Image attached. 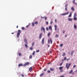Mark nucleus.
<instances>
[{
    "label": "nucleus",
    "instance_id": "38",
    "mask_svg": "<svg viewBox=\"0 0 77 77\" xmlns=\"http://www.w3.org/2000/svg\"><path fill=\"white\" fill-rule=\"evenodd\" d=\"M63 56H65V53H64L62 54Z\"/></svg>",
    "mask_w": 77,
    "mask_h": 77
},
{
    "label": "nucleus",
    "instance_id": "42",
    "mask_svg": "<svg viewBox=\"0 0 77 77\" xmlns=\"http://www.w3.org/2000/svg\"><path fill=\"white\" fill-rule=\"evenodd\" d=\"M46 30H47L48 31V27H46Z\"/></svg>",
    "mask_w": 77,
    "mask_h": 77
},
{
    "label": "nucleus",
    "instance_id": "24",
    "mask_svg": "<svg viewBox=\"0 0 77 77\" xmlns=\"http://www.w3.org/2000/svg\"><path fill=\"white\" fill-rule=\"evenodd\" d=\"M25 47H26V48H28V46H27V45L26 44H25Z\"/></svg>",
    "mask_w": 77,
    "mask_h": 77
},
{
    "label": "nucleus",
    "instance_id": "2",
    "mask_svg": "<svg viewBox=\"0 0 77 77\" xmlns=\"http://www.w3.org/2000/svg\"><path fill=\"white\" fill-rule=\"evenodd\" d=\"M71 65V63H69L68 64V63H66V66L67 69H69V66Z\"/></svg>",
    "mask_w": 77,
    "mask_h": 77
},
{
    "label": "nucleus",
    "instance_id": "21",
    "mask_svg": "<svg viewBox=\"0 0 77 77\" xmlns=\"http://www.w3.org/2000/svg\"><path fill=\"white\" fill-rule=\"evenodd\" d=\"M68 20L69 21H72V19H71L70 18H68Z\"/></svg>",
    "mask_w": 77,
    "mask_h": 77
},
{
    "label": "nucleus",
    "instance_id": "54",
    "mask_svg": "<svg viewBox=\"0 0 77 77\" xmlns=\"http://www.w3.org/2000/svg\"><path fill=\"white\" fill-rule=\"evenodd\" d=\"M21 75L22 77H24V75H23V74H22Z\"/></svg>",
    "mask_w": 77,
    "mask_h": 77
},
{
    "label": "nucleus",
    "instance_id": "14",
    "mask_svg": "<svg viewBox=\"0 0 77 77\" xmlns=\"http://www.w3.org/2000/svg\"><path fill=\"white\" fill-rule=\"evenodd\" d=\"M44 74V73H42L40 75V77H42V76H43Z\"/></svg>",
    "mask_w": 77,
    "mask_h": 77
},
{
    "label": "nucleus",
    "instance_id": "31",
    "mask_svg": "<svg viewBox=\"0 0 77 77\" xmlns=\"http://www.w3.org/2000/svg\"><path fill=\"white\" fill-rule=\"evenodd\" d=\"M50 33L49 32L48 34V36L49 37V36H50Z\"/></svg>",
    "mask_w": 77,
    "mask_h": 77
},
{
    "label": "nucleus",
    "instance_id": "11",
    "mask_svg": "<svg viewBox=\"0 0 77 77\" xmlns=\"http://www.w3.org/2000/svg\"><path fill=\"white\" fill-rule=\"evenodd\" d=\"M54 27H55V30H57V25H54Z\"/></svg>",
    "mask_w": 77,
    "mask_h": 77
},
{
    "label": "nucleus",
    "instance_id": "50",
    "mask_svg": "<svg viewBox=\"0 0 77 77\" xmlns=\"http://www.w3.org/2000/svg\"><path fill=\"white\" fill-rule=\"evenodd\" d=\"M55 23H57V20L56 19H55Z\"/></svg>",
    "mask_w": 77,
    "mask_h": 77
},
{
    "label": "nucleus",
    "instance_id": "32",
    "mask_svg": "<svg viewBox=\"0 0 77 77\" xmlns=\"http://www.w3.org/2000/svg\"><path fill=\"white\" fill-rule=\"evenodd\" d=\"M32 26H35V24H34V23L33 22L32 23Z\"/></svg>",
    "mask_w": 77,
    "mask_h": 77
},
{
    "label": "nucleus",
    "instance_id": "16",
    "mask_svg": "<svg viewBox=\"0 0 77 77\" xmlns=\"http://www.w3.org/2000/svg\"><path fill=\"white\" fill-rule=\"evenodd\" d=\"M24 41L26 44H27V39H24Z\"/></svg>",
    "mask_w": 77,
    "mask_h": 77
},
{
    "label": "nucleus",
    "instance_id": "15",
    "mask_svg": "<svg viewBox=\"0 0 77 77\" xmlns=\"http://www.w3.org/2000/svg\"><path fill=\"white\" fill-rule=\"evenodd\" d=\"M73 54H74V51H72L71 52V54H70L71 56L73 55Z\"/></svg>",
    "mask_w": 77,
    "mask_h": 77
},
{
    "label": "nucleus",
    "instance_id": "17",
    "mask_svg": "<svg viewBox=\"0 0 77 77\" xmlns=\"http://www.w3.org/2000/svg\"><path fill=\"white\" fill-rule=\"evenodd\" d=\"M75 0H73V3L75 5H77V3H75Z\"/></svg>",
    "mask_w": 77,
    "mask_h": 77
},
{
    "label": "nucleus",
    "instance_id": "22",
    "mask_svg": "<svg viewBox=\"0 0 77 77\" xmlns=\"http://www.w3.org/2000/svg\"><path fill=\"white\" fill-rule=\"evenodd\" d=\"M50 71H54V69H53V68H51L50 69Z\"/></svg>",
    "mask_w": 77,
    "mask_h": 77
},
{
    "label": "nucleus",
    "instance_id": "7",
    "mask_svg": "<svg viewBox=\"0 0 77 77\" xmlns=\"http://www.w3.org/2000/svg\"><path fill=\"white\" fill-rule=\"evenodd\" d=\"M32 71V67H31L29 68V71L31 72Z\"/></svg>",
    "mask_w": 77,
    "mask_h": 77
},
{
    "label": "nucleus",
    "instance_id": "30",
    "mask_svg": "<svg viewBox=\"0 0 77 77\" xmlns=\"http://www.w3.org/2000/svg\"><path fill=\"white\" fill-rule=\"evenodd\" d=\"M77 18L76 17H74V20H77Z\"/></svg>",
    "mask_w": 77,
    "mask_h": 77
},
{
    "label": "nucleus",
    "instance_id": "3",
    "mask_svg": "<svg viewBox=\"0 0 77 77\" xmlns=\"http://www.w3.org/2000/svg\"><path fill=\"white\" fill-rule=\"evenodd\" d=\"M51 42V44L52 43V39H51V38H50L49 39H48V43L49 44H50V42Z\"/></svg>",
    "mask_w": 77,
    "mask_h": 77
},
{
    "label": "nucleus",
    "instance_id": "4",
    "mask_svg": "<svg viewBox=\"0 0 77 77\" xmlns=\"http://www.w3.org/2000/svg\"><path fill=\"white\" fill-rule=\"evenodd\" d=\"M69 14V12H67L66 13H63L61 14V15H68Z\"/></svg>",
    "mask_w": 77,
    "mask_h": 77
},
{
    "label": "nucleus",
    "instance_id": "1",
    "mask_svg": "<svg viewBox=\"0 0 77 77\" xmlns=\"http://www.w3.org/2000/svg\"><path fill=\"white\" fill-rule=\"evenodd\" d=\"M18 32L17 33V38H19V37L20 36V34L21 33V30H18Z\"/></svg>",
    "mask_w": 77,
    "mask_h": 77
},
{
    "label": "nucleus",
    "instance_id": "41",
    "mask_svg": "<svg viewBox=\"0 0 77 77\" xmlns=\"http://www.w3.org/2000/svg\"><path fill=\"white\" fill-rule=\"evenodd\" d=\"M76 66L75 65H74L73 66V68H75V67Z\"/></svg>",
    "mask_w": 77,
    "mask_h": 77
},
{
    "label": "nucleus",
    "instance_id": "56",
    "mask_svg": "<svg viewBox=\"0 0 77 77\" xmlns=\"http://www.w3.org/2000/svg\"><path fill=\"white\" fill-rule=\"evenodd\" d=\"M63 33H65V31H63Z\"/></svg>",
    "mask_w": 77,
    "mask_h": 77
},
{
    "label": "nucleus",
    "instance_id": "59",
    "mask_svg": "<svg viewBox=\"0 0 77 77\" xmlns=\"http://www.w3.org/2000/svg\"><path fill=\"white\" fill-rule=\"evenodd\" d=\"M41 18H44V17H41Z\"/></svg>",
    "mask_w": 77,
    "mask_h": 77
},
{
    "label": "nucleus",
    "instance_id": "10",
    "mask_svg": "<svg viewBox=\"0 0 77 77\" xmlns=\"http://www.w3.org/2000/svg\"><path fill=\"white\" fill-rule=\"evenodd\" d=\"M41 36H42V33L40 34L39 35V38L40 39H41Z\"/></svg>",
    "mask_w": 77,
    "mask_h": 77
},
{
    "label": "nucleus",
    "instance_id": "39",
    "mask_svg": "<svg viewBox=\"0 0 77 77\" xmlns=\"http://www.w3.org/2000/svg\"><path fill=\"white\" fill-rule=\"evenodd\" d=\"M36 52L37 53H38V52H39V50H37L36 51Z\"/></svg>",
    "mask_w": 77,
    "mask_h": 77
},
{
    "label": "nucleus",
    "instance_id": "48",
    "mask_svg": "<svg viewBox=\"0 0 77 77\" xmlns=\"http://www.w3.org/2000/svg\"><path fill=\"white\" fill-rule=\"evenodd\" d=\"M69 59H70L69 58V59H67L66 60H67V61H68V60H69Z\"/></svg>",
    "mask_w": 77,
    "mask_h": 77
},
{
    "label": "nucleus",
    "instance_id": "60",
    "mask_svg": "<svg viewBox=\"0 0 77 77\" xmlns=\"http://www.w3.org/2000/svg\"><path fill=\"white\" fill-rule=\"evenodd\" d=\"M48 63V64H50V63Z\"/></svg>",
    "mask_w": 77,
    "mask_h": 77
},
{
    "label": "nucleus",
    "instance_id": "35",
    "mask_svg": "<svg viewBox=\"0 0 77 77\" xmlns=\"http://www.w3.org/2000/svg\"><path fill=\"white\" fill-rule=\"evenodd\" d=\"M29 49H30V50H33V48H30Z\"/></svg>",
    "mask_w": 77,
    "mask_h": 77
},
{
    "label": "nucleus",
    "instance_id": "20",
    "mask_svg": "<svg viewBox=\"0 0 77 77\" xmlns=\"http://www.w3.org/2000/svg\"><path fill=\"white\" fill-rule=\"evenodd\" d=\"M62 69H63V67H59V69L60 70H61Z\"/></svg>",
    "mask_w": 77,
    "mask_h": 77
},
{
    "label": "nucleus",
    "instance_id": "53",
    "mask_svg": "<svg viewBox=\"0 0 77 77\" xmlns=\"http://www.w3.org/2000/svg\"><path fill=\"white\" fill-rule=\"evenodd\" d=\"M65 77V76H60V77Z\"/></svg>",
    "mask_w": 77,
    "mask_h": 77
},
{
    "label": "nucleus",
    "instance_id": "25",
    "mask_svg": "<svg viewBox=\"0 0 77 77\" xmlns=\"http://www.w3.org/2000/svg\"><path fill=\"white\" fill-rule=\"evenodd\" d=\"M35 45V42H33L32 44V47H33Z\"/></svg>",
    "mask_w": 77,
    "mask_h": 77
},
{
    "label": "nucleus",
    "instance_id": "6",
    "mask_svg": "<svg viewBox=\"0 0 77 77\" xmlns=\"http://www.w3.org/2000/svg\"><path fill=\"white\" fill-rule=\"evenodd\" d=\"M29 64V63L27 62L26 63H25L23 65V66H26Z\"/></svg>",
    "mask_w": 77,
    "mask_h": 77
},
{
    "label": "nucleus",
    "instance_id": "34",
    "mask_svg": "<svg viewBox=\"0 0 77 77\" xmlns=\"http://www.w3.org/2000/svg\"><path fill=\"white\" fill-rule=\"evenodd\" d=\"M19 56H21V53H19Z\"/></svg>",
    "mask_w": 77,
    "mask_h": 77
},
{
    "label": "nucleus",
    "instance_id": "44",
    "mask_svg": "<svg viewBox=\"0 0 77 77\" xmlns=\"http://www.w3.org/2000/svg\"><path fill=\"white\" fill-rule=\"evenodd\" d=\"M22 30H25V29H24V27H22Z\"/></svg>",
    "mask_w": 77,
    "mask_h": 77
},
{
    "label": "nucleus",
    "instance_id": "57",
    "mask_svg": "<svg viewBox=\"0 0 77 77\" xmlns=\"http://www.w3.org/2000/svg\"><path fill=\"white\" fill-rule=\"evenodd\" d=\"M47 70V69H44V71H46Z\"/></svg>",
    "mask_w": 77,
    "mask_h": 77
},
{
    "label": "nucleus",
    "instance_id": "61",
    "mask_svg": "<svg viewBox=\"0 0 77 77\" xmlns=\"http://www.w3.org/2000/svg\"><path fill=\"white\" fill-rule=\"evenodd\" d=\"M50 47V45H48V47Z\"/></svg>",
    "mask_w": 77,
    "mask_h": 77
},
{
    "label": "nucleus",
    "instance_id": "23",
    "mask_svg": "<svg viewBox=\"0 0 77 77\" xmlns=\"http://www.w3.org/2000/svg\"><path fill=\"white\" fill-rule=\"evenodd\" d=\"M72 71H73V70H71L70 72H69V74H71L72 72Z\"/></svg>",
    "mask_w": 77,
    "mask_h": 77
},
{
    "label": "nucleus",
    "instance_id": "63",
    "mask_svg": "<svg viewBox=\"0 0 77 77\" xmlns=\"http://www.w3.org/2000/svg\"><path fill=\"white\" fill-rule=\"evenodd\" d=\"M18 26H17V28H18Z\"/></svg>",
    "mask_w": 77,
    "mask_h": 77
},
{
    "label": "nucleus",
    "instance_id": "26",
    "mask_svg": "<svg viewBox=\"0 0 77 77\" xmlns=\"http://www.w3.org/2000/svg\"><path fill=\"white\" fill-rule=\"evenodd\" d=\"M34 24H38V22H37V21H36L35 22Z\"/></svg>",
    "mask_w": 77,
    "mask_h": 77
},
{
    "label": "nucleus",
    "instance_id": "37",
    "mask_svg": "<svg viewBox=\"0 0 77 77\" xmlns=\"http://www.w3.org/2000/svg\"><path fill=\"white\" fill-rule=\"evenodd\" d=\"M64 60H66V57H65L64 59Z\"/></svg>",
    "mask_w": 77,
    "mask_h": 77
},
{
    "label": "nucleus",
    "instance_id": "5",
    "mask_svg": "<svg viewBox=\"0 0 77 77\" xmlns=\"http://www.w3.org/2000/svg\"><path fill=\"white\" fill-rule=\"evenodd\" d=\"M41 30H43L44 32L45 33V28L43 27V26H42L41 28Z\"/></svg>",
    "mask_w": 77,
    "mask_h": 77
},
{
    "label": "nucleus",
    "instance_id": "29",
    "mask_svg": "<svg viewBox=\"0 0 77 77\" xmlns=\"http://www.w3.org/2000/svg\"><path fill=\"white\" fill-rule=\"evenodd\" d=\"M35 51H34L32 54V56H34L35 55Z\"/></svg>",
    "mask_w": 77,
    "mask_h": 77
},
{
    "label": "nucleus",
    "instance_id": "12",
    "mask_svg": "<svg viewBox=\"0 0 77 77\" xmlns=\"http://www.w3.org/2000/svg\"><path fill=\"white\" fill-rule=\"evenodd\" d=\"M73 17H77V14L76 13L74 14Z\"/></svg>",
    "mask_w": 77,
    "mask_h": 77
},
{
    "label": "nucleus",
    "instance_id": "40",
    "mask_svg": "<svg viewBox=\"0 0 77 77\" xmlns=\"http://www.w3.org/2000/svg\"><path fill=\"white\" fill-rule=\"evenodd\" d=\"M68 4H66L65 6V8H67V6H68Z\"/></svg>",
    "mask_w": 77,
    "mask_h": 77
},
{
    "label": "nucleus",
    "instance_id": "28",
    "mask_svg": "<svg viewBox=\"0 0 77 77\" xmlns=\"http://www.w3.org/2000/svg\"><path fill=\"white\" fill-rule=\"evenodd\" d=\"M71 9V10H72V11H74V8L73 7H72Z\"/></svg>",
    "mask_w": 77,
    "mask_h": 77
},
{
    "label": "nucleus",
    "instance_id": "33",
    "mask_svg": "<svg viewBox=\"0 0 77 77\" xmlns=\"http://www.w3.org/2000/svg\"><path fill=\"white\" fill-rule=\"evenodd\" d=\"M32 55H30V56H29V59H32Z\"/></svg>",
    "mask_w": 77,
    "mask_h": 77
},
{
    "label": "nucleus",
    "instance_id": "43",
    "mask_svg": "<svg viewBox=\"0 0 77 77\" xmlns=\"http://www.w3.org/2000/svg\"><path fill=\"white\" fill-rule=\"evenodd\" d=\"M47 72L48 73H50V70H48Z\"/></svg>",
    "mask_w": 77,
    "mask_h": 77
},
{
    "label": "nucleus",
    "instance_id": "58",
    "mask_svg": "<svg viewBox=\"0 0 77 77\" xmlns=\"http://www.w3.org/2000/svg\"><path fill=\"white\" fill-rule=\"evenodd\" d=\"M11 34H14V32H12L11 33Z\"/></svg>",
    "mask_w": 77,
    "mask_h": 77
},
{
    "label": "nucleus",
    "instance_id": "51",
    "mask_svg": "<svg viewBox=\"0 0 77 77\" xmlns=\"http://www.w3.org/2000/svg\"><path fill=\"white\" fill-rule=\"evenodd\" d=\"M46 24L47 25H48V22H47L46 23Z\"/></svg>",
    "mask_w": 77,
    "mask_h": 77
},
{
    "label": "nucleus",
    "instance_id": "19",
    "mask_svg": "<svg viewBox=\"0 0 77 77\" xmlns=\"http://www.w3.org/2000/svg\"><path fill=\"white\" fill-rule=\"evenodd\" d=\"M18 66L20 67V66H23V64H21V63H20L18 65Z\"/></svg>",
    "mask_w": 77,
    "mask_h": 77
},
{
    "label": "nucleus",
    "instance_id": "8",
    "mask_svg": "<svg viewBox=\"0 0 77 77\" xmlns=\"http://www.w3.org/2000/svg\"><path fill=\"white\" fill-rule=\"evenodd\" d=\"M42 44H44V38H43L42 41Z\"/></svg>",
    "mask_w": 77,
    "mask_h": 77
},
{
    "label": "nucleus",
    "instance_id": "13",
    "mask_svg": "<svg viewBox=\"0 0 77 77\" xmlns=\"http://www.w3.org/2000/svg\"><path fill=\"white\" fill-rule=\"evenodd\" d=\"M74 27L75 29H77V26L75 25L74 24Z\"/></svg>",
    "mask_w": 77,
    "mask_h": 77
},
{
    "label": "nucleus",
    "instance_id": "45",
    "mask_svg": "<svg viewBox=\"0 0 77 77\" xmlns=\"http://www.w3.org/2000/svg\"><path fill=\"white\" fill-rule=\"evenodd\" d=\"M63 46V44H61L60 45V47H62Z\"/></svg>",
    "mask_w": 77,
    "mask_h": 77
},
{
    "label": "nucleus",
    "instance_id": "36",
    "mask_svg": "<svg viewBox=\"0 0 77 77\" xmlns=\"http://www.w3.org/2000/svg\"><path fill=\"white\" fill-rule=\"evenodd\" d=\"M65 11H68V9H67V7H66L65 8Z\"/></svg>",
    "mask_w": 77,
    "mask_h": 77
},
{
    "label": "nucleus",
    "instance_id": "9",
    "mask_svg": "<svg viewBox=\"0 0 77 77\" xmlns=\"http://www.w3.org/2000/svg\"><path fill=\"white\" fill-rule=\"evenodd\" d=\"M49 30H51V31H52V27H51V26H49Z\"/></svg>",
    "mask_w": 77,
    "mask_h": 77
},
{
    "label": "nucleus",
    "instance_id": "55",
    "mask_svg": "<svg viewBox=\"0 0 77 77\" xmlns=\"http://www.w3.org/2000/svg\"><path fill=\"white\" fill-rule=\"evenodd\" d=\"M74 72H72V75L74 74Z\"/></svg>",
    "mask_w": 77,
    "mask_h": 77
},
{
    "label": "nucleus",
    "instance_id": "52",
    "mask_svg": "<svg viewBox=\"0 0 77 77\" xmlns=\"http://www.w3.org/2000/svg\"><path fill=\"white\" fill-rule=\"evenodd\" d=\"M45 20H47V17H45Z\"/></svg>",
    "mask_w": 77,
    "mask_h": 77
},
{
    "label": "nucleus",
    "instance_id": "62",
    "mask_svg": "<svg viewBox=\"0 0 77 77\" xmlns=\"http://www.w3.org/2000/svg\"><path fill=\"white\" fill-rule=\"evenodd\" d=\"M75 72H77V69L75 70Z\"/></svg>",
    "mask_w": 77,
    "mask_h": 77
},
{
    "label": "nucleus",
    "instance_id": "18",
    "mask_svg": "<svg viewBox=\"0 0 77 77\" xmlns=\"http://www.w3.org/2000/svg\"><path fill=\"white\" fill-rule=\"evenodd\" d=\"M72 15V13H70V14L68 16V17H71Z\"/></svg>",
    "mask_w": 77,
    "mask_h": 77
},
{
    "label": "nucleus",
    "instance_id": "46",
    "mask_svg": "<svg viewBox=\"0 0 77 77\" xmlns=\"http://www.w3.org/2000/svg\"><path fill=\"white\" fill-rule=\"evenodd\" d=\"M53 21H52L50 22V24H53Z\"/></svg>",
    "mask_w": 77,
    "mask_h": 77
},
{
    "label": "nucleus",
    "instance_id": "47",
    "mask_svg": "<svg viewBox=\"0 0 77 77\" xmlns=\"http://www.w3.org/2000/svg\"><path fill=\"white\" fill-rule=\"evenodd\" d=\"M62 63H61L60 64V66H62Z\"/></svg>",
    "mask_w": 77,
    "mask_h": 77
},
{
    "label": "nucleus",
    "instance_id": "27",
    "mask_svg": "<svg viewBox=\"0 0 77 77\" xmlns=\"http://www.w3.org/2000/svg\"><path fill=\"white\" fill-rule=\"evenodd\" d=\"M55 37L56 38H58L59 37V35L57 34H56V35L55 36Z\"/></svg>",
    "mask_w": 77,
    "mask_h": 77
},
{
    "label": "nucleus",
    "instance_id": "49",
    "mask_svg": "<svg viewBox=\"0 0 77 77\" xmlns=\"http://www.w3.org/2000/svg\"><path fill=\"white\" fill-rule=\"evenodd\" d=\"M63 72V70H60V72Z\"/></svg>",
    "mask_w": 77,
    "mask_h": 77
},
{
    "label": "nucleus",
    "instance_id": "64",
    "mask_svg": "<svg viewBox=\"0 0 77 77\" xmlns=\"http://www.w3.org/2000/svg\"><path fill=\"white\" fill-rule=\"evenodd\" d=\"M28 26H29V25H27V26H26V27H28Z\"/></svg>",
    "mask_w": 77,
    "mask_h": 77
}]
</instances>
